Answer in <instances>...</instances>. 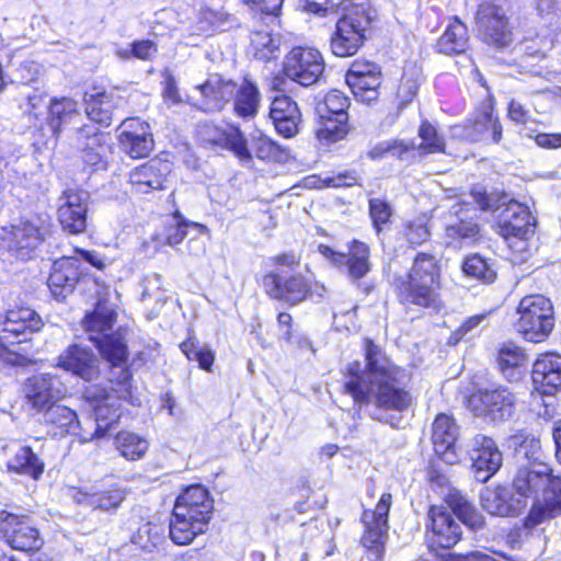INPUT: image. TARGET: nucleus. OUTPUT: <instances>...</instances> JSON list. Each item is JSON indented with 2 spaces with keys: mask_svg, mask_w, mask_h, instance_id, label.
I'll use <instances>...</instances> for the list:
<instances>
[{
  "mask_svg": "<svg viewBox=\"0 0 561 561\" xmlns=\"http://www.w3.org/2000/svg\"><path fill=\"white\" fill-rule=\"evenodd\" d=\"M365 366L358 360L347 365L344 391L359 405H373L371 417L388 422L385 412L407 411L412 396L407 390V373L392 364L382 348L364 340Z\"/></svg>",
  "mask_w": 561,
  "mask_h": 561,
  "instance_id": "obj_1",
  "label": "nucleus"
},
{
  "mask_svg": "<svg viewBox=\"0 0 561 561\" xmlns=\"http://www.w3.org/2000/svg\"><path fill=\"white\" fill-rule=\"evenodd\" d=\"M552 479L550 465L533 461L517 469L512 481V492L506 489L484 491L481 494L482 506L492 515H518L527 507L529 500H537L550 493Z\"/></svg>",
  "mask_w": 561,
  "mask_h": 561,
  "instance_id": "obj_2",
  "label": "nucleus"
},
{
  "mask_svg": "<svg viewBox=\"0 0 561 561\" xmlns=\"http://www.w3.org/2000/svg\"><path fill=\"white\" fill-rule=\"evenodd\" d=\"M399 300L423 308L439 307V267L437 260L427 253H419L409 274L393 279Z\"/></svg>",
  "mask_w": 561,
  "mask_h": 561,
  "instance_id": "obj_3",
  "label": "nucleus"
},
{
  "mask_svg": "<svg viewBox=\"0 0 561 561\" xmlns=\"http://www.w3.org/2000/svg\"><path fill=\"white\" fill-rule=\"evenodd\" d=\"M275 270L266 273L262 286L267 296L296 306L306 300L312 293L311 282L296 270L300 257L295 253H283L272 259Z\"/></svg>",
  "mask_w": 561,
  "mask_h": 561,
  "instance_id": "obj_4",
  "label": "nucleus"
},
{
  "mask_svg": "<svg viewBox=\"0 0 561 561\" xmlns=\"http://www.w3.org/2000/svg\"><path fill=\"white\" fill-rule=\"evenodd\" d=\"M116 321V312L104 305H98L88 313L82 325L89 340L95 344L102 357L108 363H119L128 354L126 330L112 331Z\"/></svg>",
  "mask_w": 561,
  "mask_h": 561,
  "instance_id": "obj_5",
  "label": "nucleus"
},
{
  "mask_svg": "<svg viewBox=\"0 0 561 561\" xmlns=\"http://www.w3.org/2000/svg\"><path fill=\"white\" fill-rule=\"evenodd\" d=\"M517 332L528 342L546 341L554 328V310L549 298L535 294L525 296L518 305Z\"/></svg>",
  "mask_w": 561,
  "mask_h": 561,
  "instance_id": "obj_6",
  "label": "nucleus"
},
{
  "mask_svg": "<svg viewBox=\"0 0 561 561\" xmlns=\"http://www.w3.org/2000/svg\"><path fill=\"white\" fill-rule=\"evenodd\" d=\"M371 19L363 7H356L337 20L330 38L331 51L337 57L355 55L366 39Z\"/></svg>",
  "mask_w": 561,
  "mask_h": 561,
  "instance_id": "obj_7",
  "label": "nucleus"
},
{
  "mask_svg": "<svg viewBox=\"0 0 561 561\" xmlns=\"http://www.w3.org/2000/svg\"><path fill=\"white\" fill-rule=\"evenodd\" d=\"M85 399L94 412V420H88V433L80 434L81 443H89L103 437L121 417V398L107 390L93 386L84 391Z\"/></svg>",
  "mask_w": 561,
  "mask_h": 561,
  "instance_id": "obj_8",
  "label": "nucleus"
},
{
  "mask_svg": "<svg viewBox=\"0 0 561 561\" xmlns=\"http://www.w3.org/2000/svg\"><path fill=\"white\" fill-rule=\"evenodd\" d=\"M516 402V394L505 386L480 388L468 398V407L477 416H486L493 422L512 417Z\"/></svg>",
  "mask_w": 561,
  "mask_h": 561,
  "instance_id": "obj_9",
  "label": "nucleus"
},
{
  "mask_svg": "<svg viewBox=\"0 0 561 561\" xmlns=\"http://www.w3.org/2000/svg\"><path fill=\"white\" fill-rule=\"evenodd\" d=\"M324 67L322 54L309 46L291 48L283 60L284 76L302 87L316 84L322 77Z\"/></svg>",
  "mask_w": 561,
  "mask_h": 561,
  "instance_id": "obj_10",
  "label": "nucleus"
},
{
  "mask_svg": "<svg viewBox=\"0 0 561 561\" xmlns=\"http://www.w3.org/2000/svg\"><path fill=\"white\" fill-rule=\"evenodd\" d=\"M21 393L24 404L41 413L62 400L67 388L58 375L39 373L24 380Z\"/></svg>",
  "mask_w": 561,
  "mask_h": 561,
  "instance_id": "obj_11",
  "label": "nucleus"
},
{
  "mask_svg": "<svg viewBox=\"0 0 561 561\" xmlns=\"http://www.w3.org/2000/svg\"><path fill=\"white\" fill-rule=\"evenodd\" d=\"M392 496L383 493L374 511L365 510L362 522L365 531L362 536L363 546L369 551L373 561H382L385 545L388 539V514Z\"/></svg>",
  "mask_w": 561,
  "mask_h": 561,
  "instance_id": "obj_12",
  "label": "nucleus"
},
{
  "mask_svg": "<svg viewBox=\"0 0 561 561\" xmlns=\"http://www.w3.org/2000/svg\"><path fill=\"white\" fill-rule=\"evenodd\" d=\"M476 20L479 33L489 45L504 48L513 42V27L503 4L494 1L480 4Z\"/></svg>",
  "mask_w": 561,
  "mask_h": 561,
  "instance_id": "obj_13",
  "label": "nucleus"
},
{
  "mask_svg": "<svg viewBox=\"0 0 561 561\" xmlns=\"http://www.w3.org/2000/svg\"><path fill=\"white\" fill-rule=\"evenodd\" d=\"M0 538L12 549L39 550L44 540L30 517L0 511Z\"/></svg>",
  "mask_w": 561,
  "mask_h": 561,
  "instance_id": "obj_14",
  "label": "nucleus"
},
{
  "mask_svg": "<svg viewBox=\"0 0 561 561\" xmlns=\"http://www.w3.org/2000/svg\"><path fill=\"white\" fill-rule=\"evenodd\" d=\"M319 253L334 267L345 272L353 280L363 278L370 271L369 247L358 240L348 245V253L336 252L325 244H320Z\"/></svg>",
  "mask_w": 561,
  "mask_h": 561,
  "instance_id": "obj_15",
  "label": "nucleus"
},
{
  "mask_svg": "<svg viewBox=\"0 0 561 561\" xmlns=\"http://www.w3.org/2000/svg\"><path fill=\"white\" fill-rule=\"evenodd\" d=\"M43 327L41 317L31 308L21 307L9 310L0 322V347L10 346L27 340V335Z\"/></svg>",
  "mask_w": 561,
  "mask_h": 561,
  "instance_id": "obj_16",
  "label": "nucleus"
},
{
  "mask_svg": "<svg viewBox=\"0 0 561 561\" xmlns=\"http://www.w3.org/2000/svg\"><path fill=\"white\" fill-rule=\"evenodd\" d=\"M197 136L205 145L228 149L241 161H251V152L248 150L247 139L236 126L224 128L211 122H204L197 126Z\"/></svg>",
  "mask_w": 561,
  "mask_h": 561,
  "instance_id": "obj_17",
  "label": "nucleus"
},
{
  "mask_svg": "<svg viewBox=\"0 0 561 561\" xmlns=\"http://www.w3.org/2000/svg\"><path fill=\"white\" fill-rule=\"evenodd\" d=\"M213 508V500L207 489L196 484L186 488L178 496L173 511L193 519L199 529H206Z\"/></svg>",
  "mask_w": 561,
  "mask_h": 561,
  "instance_id": "obj_18",
  "label": "nucleus"
},
{
  "mask_svg": "<svg viewBox=\"0 0 561 561\" xmlns=\"http://www.w3.org/2000/svg\"><path fill=\"white\" fill-rule=\"evenodd\" d=\"M73 129V138L82 152L83 162L96 169H104L107 154L111 152L110 136L88 124Z\"/></svg>",
  "mask_w": 561,
  "mask_h": 561,
  "instance_id": "obj_19",
  "label": "nucleus"
},
{
  "mask_svg": "<svg viewBox=\"0 0 561 561\" xmlns=\"http://www.w3.org/2000/svg\"><path fill=\"white\" fill-rule=\"evenodd\" d=\"M57 367L70 371L85 381H93L100 376V359L88 346L69 345L57 358Z\"/></svg>",
  "mask_w": 561,
  "mask_h": 561,
  "instance_id": "obj_20",
  "label": "nucleus"
},
{
  "mask_svg": "<svg viewBox=\"0 0 561 561\" xmlns=\"http://www.w3.org/2000/svg\"><path fill=\"white\" fill-rule=\"evenodd\" d=\"M428 541L432 549H449L460 540L461 527L447 507L432 506L428 511Z\"/></svg>",
  "mask_w": 561,
  "mask_h": 561,
  "instance_id": "obj_21",
  "label": "nucleus"
},
{
  "mask_svg": "<svg viewBox=\"0 0 561 561\" xmlns=\"http://www.w3.org/2000/svg\"><path fill=\"white\" fill-rule=\"evenodd\" d=\"M89 194L85 191L68 190L59 198L58 219L64 230L81 233L87 227Z\"/></svg>",
  "mask_w": 561,
  "mask_h": 561,
  "instance_id": "obj_22",
  "label": "nucleus"
},
{
  "mask_svg": "<svg viewBox=\"0 0 561 561\" xmlns=\"http://www.w3.org/2000/svg\"><path fill=\"white\" fill-rule=\"evenodd\" d=\"M172 163L161 158H154L135 168L129 173V183L139 194H149L152 191L163 190Z\"/></svg>",
  "mask_w": 561,
  "mask_h": 561,
  "instance_id": "obj_23",
  "label": "nucleus"
},
{
  "mask_svg": "<svg viewBox=\"0 0 561 561\" xmlns=\"http://www.w3.org/2000/svg\"><path fill=\"white\" fill-rule=\"evenodd\" d=\"M470 458L472 460L476 479L482 483L493 477L503 462L502 453L495 442L483 435L474 437L473 448L470 450Z\"/></svg>",
  "mask_w": 561,
  "mask_h": 561,
  "instance_id": "obj_24",
  "label": "nucleus"
},
{
  "mask_svg": "<svg viewBox=\"0 0 561 561\" xmlns=\"http://www.w3.org/2000/svg\"><path fill=\"white\" fill-rule=\"evenodd\" d=\"M3 232L2 239L8 242L9 248L23 257L35 250L45 236V229L39 225V219H21L9 230L3 229Z\"/></svg>",
  "mask_w": 561,
  "mask_h": 561,
  "instance_id": "obj_25",
  "label": "nucleus"
},
{
  "mask_svg": "<svg viewBox=\"0 0 561 561\" xmlns=\"http://www.w3.org/2000/svg\"><path fill=\"white\" fill-rule=\"evenodd\" d=\"M87 116L102 127L112 124L123 100L113 91L102 88H92L84 94Z\"/></svg>",
  "mask_w": 561,
  "mask_h": 561,
  "instance_id": "obj_26",
  "label": "nucleus"
},
{
  "mask_svg": "<svg viewBox=\"0 0 561 561\" xmlns=\"http://www.w3.org/2000/svg\"><path fill=\"white\" fill-rule=\"evenodd\" d=\"M458 426L454 419L447 414H439L433 423L432 442L434 450L447 463L459 461Z\"/></svg>",
  "mask_w": 561,
  "mask_h": 561,
  "instance_id": "obj_27",
  "label": "nucleus"
},
{
  "mask_svg": "<svg viewBox=\"0 0 561 561\" xmlns=\"http://www.w3.org/2000/svg\"><path fill=\"white\" fill-rule=\"evenodd\" d=\"M80 262L78 257L64 256L53 263L47 285L57 300L71 294L80 279Z\"/></svg>",
  "mask_w": 561,
  "mask_h": 561,
  "instance_id": "obj_28",
  "label": "nucleus"
},
{
  "mask_svg": "<svg viewBox=\"0 0 561 561\" xmlns=\"http://www.w3.org/2000/svg\"><path fill=\"white\" fill-rule=\"evenodd\" d=\"M119 142L131 158L147 157L153 148L149 124L138 118L125 119L123 122V131L119 135Z\"/></svg>",
  "mask_w": 561,
  "mask_h": 561,
  "instance_id": "obj_29",
  "label": "nucleus"
},
{
  "mask_svg": "<svg viewBox=\"0 0 561 561\" xmlns=\"http://www.w3.org/2000/svg\"><path fill=\"white\" fill-rule=\"evenodd\" d=\"M270 117L276 131L284 138H291L298 134L301 113L291 98L284 94L276 95L271 104Z\"/></svg>",
  "mask_w": 561,
  "mask_h": 561,
  "instance_id": "obj_30",
  "label": "nucleus"
},
{
  "mask_svg": "<svg viewBox=\"0 0 561 561\" xmlns=\"http://www.w3.org/2000/svg\"><path fill=\"white\" fill-rule=\"evenodd\" d=\"M531 377L537 389L546 394L561 390V355L540 354L533 365Z\"/></svg>",
  "mask_w": 561,
  "mask_h": 561,
  "instance_id": "obj_31",
  "label": "nucleus"
},
{
  "mask_svg": "<svg viewBox=\"0 0 561 561\" xmlns=\"http://www.w3.org/2000/svg\"><path fill=\"white\" fill-rule=\"evenodd\" d=\"M533 217L524 204L511 201L499 216V233L510 240L512 236H529L531 232Z\"/></svg>",
  "mask_w": 561,
  "mask_h": 561,
  "instance_id": "obj_32",
  "label": "nucleus"
},
{
  "mask_svg": "<svg viewBox=\"0 0 561 561\" xmlns=\"http://www.w3.org/2000/svg\"><path fill=\"white\" fill-rule=\"evenodd\" d=\"M44 423L48 433L55 437H64L70 434L80 438L81 433H88L85 424L83 425L78 420L73 410L57 403L44 411Z\"/></svg>",
  "mask_w": 561,
  "mask_h": 561,
  "instance_id": "obj_33",
  "label": "nucleus"
},
{
  "mask_svg": "<svg viewBox=\"0 0 561 561\" xmlns=\"http://www.w3.org/2000/svg\"><path fill=\"white\" fill-rule=\"evenodd\" d=\"M203 101L201 108L205 112L219 111L236 92V84L231 80H224L218 75H211L205 83L195 88Z\"/></svg>",
  "mask_w": 561,
  "mask_h": 561,
  "instance_id": "obj_34",
  "label": "nucleus"
},
{
  "mask_svg": "<svg viewBox=\"0 0 561 561\" xmlns=\"http://www.w3.org/2000/svg\"><path fill=\"white\" fill-rule=\"evenodd\" d=\"M193 228L199 234H207L209 232L205 225L186 220L180 211H174L164 222V229L161 234H154L152 240L156 243L154 250L157 251L161 245L168 244L174 247L180 244L187 234V229Z\"/></svg>",
  "mask_w": 561,
  "mask_h": 561,
  "instance_id": "obj_35",
  "label": "nucleus"
},
{
  "mask_svg": "<svg viewBox=\"0 0 561 561\" xmlns=\"http://www.w3.org/2000/svg\"><path fill=\"white\" fill-rule=\"evenodd\" d=\"M494 100L489 98L483 104L480 115L474 124L469 127L463 137L469 141H480L485 138L486 134L491 135L492 141L499 144L502 139V124L497 116L494 115Z\"/></svg>",
  "mask_w": 561,
  "mask_h": 561,
  "instance_id": "obj_36",
  "label": "nucleus"
},
{
  "mask_svg": "<svg viewBox=\"0 0 561 561\" xmlns=\"http://www.w3.org/2000/svg\"><path fill=\"white\" fill-rule=\"evenodd\" d=\"M81 118L79 104L71 98H53L48 105L47 124L54 136Z\"/></svg>",
  "mask_w": 561,
  "mask_h": 561,
  "instance_id": "obj_37",
  "label": "nucleus"
},
{
  "mask_svg": "<svg viewBox=\"0 0 561 561\" xmlns=\"http://www.w3.org/2000/svg\"><path fill=\"white\" fill-rule=\"evenodd\" d=\"M7 468L10 472L25 476L37 481L45 470V462L31 447L16 445L11 449V454L7 460Z\"/></svg>",
  "mask_w": 561,
  "mask_h": 561,
  "instance_id": "obj_38",
  "label": "nucleus"
},
{
  "mask_svg": "<svg viewBox=\"0 0 561 561\" xmlns=\"http://www.w3.org/2000/svg\"><path fill=\"white\" fill-rule=\"evenodd\" d=\"M526 360L527 356L524 351L514 343H506L499 350L497 365L500 371L511 382L523 378Z\"/></svg>",
  "mask_w": 561,
  "mask_h": 561,
  "instance_id": "obj_39",
  "label": "nucleus"
},
{
  "mask_svg": "<svg viewBox=\"0 0 561 561\" xmlns=\"http://www.w3.org/2000/svg\"><path fill=\"white\" fill-rule=\"evenodd\" d=\"M468 31L458 18H454L437 41V49L444 55H457L468 48Z\"/></svg>",
  "mask_w": 561,
  "mask_h": 561,
  "instance_id": "obj_40",
  "label": "nucleus"
},
{
  "mask_svg": "<svg viewBox=\"0 0 561 561\" xmlns=\"http://www.w3.org/2000/svg\"><path fill=\"white\" fill-rule=\"evenodd\" d=\"M445 501L455 515L471 529L482 528L483 517L473 505L456 489L449 488L445 494Z\"/></svg>",
  "mask_w": 561,
  "mask_h": 561,
  "instance_id": "obj_41",
  "label": "nucleus"
},
{
  "mask_svg": "<svg viewBox=\"0 0 561 561\" xmlns=\"http://www.w3.org/2000/svg\"><path fill=\"white\" fill-rule=\"evenodd\" d=\"M248 150L251 152V159L255 156L257 159L267 162H285L289 158L286 148L259 131L251 135Z\"/></svg>",
  "mask_w": 561,
  "mask_h": 561,
  "instance_id": "obj_42",
  "label": "nucleus"
},
{
  "mask_svg": "<svg viewBox=\"0 0 561 561\" xmlns=\"http://www.w3.org/2000/svg\"><path fill=\"white\" fill-rule=\"evenodd\" d=\"M233 110L242 118H252L256 115L261 95L257 87L250 80L244 79L234 92Z\"/></svg>",
  "mask_w": 561,
  "mask_h": 561,
  "instance_id": "obj_43",
  "label": "nucleus"
},
{
  "mask_svg": "<svg viewBox=\"0 0 561 561\" xmlns=\"http://www.w3.org/2000/svg\"><path fill=\"white\" fill-rule=\"evenodd\" d=\"M205 530L206 529H199L196 527V523L193 519L174 511L172 512L169 533L171 540L175 545H188L197 535L203 534Z\"/></svg>",
  "mask_w": 561,
  "mask_h": 561,
  "instance_id": "obj_44",
  "label": "nucleus"
},
{
  "mask_svg": "<svg viewBox=\"0 0 561 561\" xmlns=\"http://www.w3.org/2000/svg\"><path fill=\"white\" fill-rule=\"evenodd\" d=\"M115 445L119 454L127 460H138L147 453L149 444L141 436L123 431L115 436Z\"/></svg>",
  "mask_w": 561,
  "mask_h": 561,
  "instance_id": "obj_45",
  "label": "nucleus"
},
{
  "mask_svg": "<svg viewBox=\"0 0 561 561\" xmlns=\"http://www.w3.org/2000/svg\"><path fill=\"white\" fill-rule=\"evenodd\" d=\"M533 506L525 518V527L534 528L546 520H549L561 513V508L557 501L550 499V494L543 495L542 500H531Z\"/></svg>",
  "mask_w": 561,
  "mask_h": 561,
  "instance_id": "obj_46",
  "label": "nucleus"
},
{
  "mask_svg": "<svg viewBox=\"0 0 561 561\" xmlns=\"http://www.w3.org/2000/svg\"><path fill=\"white\" fill-rule=\"evenodd\" d=\"M279 48V38L265 31L251 34V49L254 58L268 61L276 57Z\"/></svg>",
  "mask_w": 561,
  "mask_h": 561,
  "instance_id": "obj_47",
  "label": "nucleus"
},
{
  "mask_svg": "<svg viewBox=\"0 0 561 561\" xmlns=\"http://www.w3.org/2000/svg\"><path fill=\"white\" fill-rule=\"evenodd\" d=\"M350 106L348 98L340 90H331L327 93L323 102L317 107L319 117L337 116L342 119H348L347 108Z\"/></svg>",
  "mask_w": 561,
  "mask_h": 561,
  "instance_id": "obj_48",
  "label": "nucleus"
},
{
  "mask_svg": "<svg viewBox=\"0 0 561 561\" xmlns=\"http://www.w3.org/2000/svg\"><path fill=\"white\" fill-rule=\"evenodd\" d=\"M355 98L364 103H370L378 98L381 75L360 77L345 80Z\"/></svg>",
  "mask_w": 561,
  "mask_h": 561,
  "instance_id": "obj_49",
  "label": "nucleus"
},
{
  "mask_svg": "<svg viewBox=\"0 0 561 561\" xmlns=\"http://www.w3.org/2000/svg\"><path fill=\"white\" fill-rule=\"evenodd\" d=\"M445 232L449 244H463L476 239L479 233V226L472 220L460 218L448 222Z\"/></svg>",
  "mask_w": 561,
  "mask_h": 561,
  "instance_id": "obj_50",
  "label": "nucleus"
},
{
  "mask_svg": "<svg viewBox=\"0 0 561 561\" xmlns=\"http://www.w3.org/2000/svg\"><path fill=\"white\" fill-rule=\"evenodd\" d=\"M321 126L316 135L319 140L335 142L343 139L348 133V119H342L337 116L320 117Z\"/></svg>",
  "mask_w": 561,
  "mask_h": 561,
  "instance_id": "obj_51",
  "label": "nucleus"
},
{
  "mask_svg": "<svg viewBox=\"0 0 561 561\" xmlns=\"http://www.w3.org/2000/svg\"><path fill=\"white\" fill-rule=\"evenodd\" d=\"M462 271L467 276H471L488 284L492 283L496 277V273L492 265L489 264L484 257L478 254L466 259L462 264Z\"/></svg>",
  "mask_w": 561,
  "mask_h": 561,
  "instance_id": "obj_52",
  "label": "nucleus"
},
{
  "mask_svg": "<svg viewBox=\"0 0 561 561\" xmlns=\"http://www.w3.org/2000/svg\"><path fill=\"white\" fill-rule=\"evenodd\" d=\"M181 351L190 360H197L198 366L209 371L215 360V354L208 345L198 346L197 343L188 339L181 343Z\"/></svg>",
  "mask_w": 561,
  "mask_h": 561,
  "instance_id": "obj_53",
  "label": "nucleus"
},
{
  "mask_svg": "<svg viewBox=\"0 0 561 561\" xmlns=\"http://www.w3.org/2000/svg\"><path fill=\"white\" fill-rule=\"evenodd\" d=\"M419 137L421 138V144L417 146V149L423 153H434V152H444L445 150V141L443 137H440L431 123L424 121L419 128Z\"/></svg>",
  "mask_w": 561,
  "mask_h": 561,
  "instance_id": "obj_54",
  "label": "nucleus"
},
{
  "mask_svg": "<svg viewBox=\"0 0 561 561\" xmlns=\"http://www.w3.org/2000/svg\"><path fill=\"white\" fill-rule=\"evenodd\" d=\"M124 499L125 494L123 490L113 489L90 495L88 499V503L93 508L111 511L117 508L124 501Z\"/></svg>",
  "mask_w": 561,
  "mask_h": 561,
  "instance_id": "obj_55",
  "label": "nucleus"
},
{
  "mask_svg": "<svg viewBox=\"0 0 561 561\" xmlns=\"http://www.w3.org/2000/svg\"><path fill=\"white\" fill-rule=\"evenodd\" d=\"M369 216L374 228L377 232H380L392 216L390 204L381 198L369 199Z\"/></svg>",
  "mask_w": 561,
  "mask_h": 561,
  "instance_id": "obj_56",
  "label": "nucleus"
},
{
  "mask_svg": "<svg viewBox=\"0 0 561 561\" xmlns=\"http://www.w3.org/2000/svg\"><path fill=\"white\" fill-rule=\"evenodd\" d=\"M128 358V355L119 363H111L112 365V371L110 381L116 382L121 389L117 390L119 394L117 397L126 399L130 394V379H131V373L130 370L125 367L126 360Z\"/></svg>",
  "mask_w": 561,
  "mask_h": 561,
  "instance_id": "obj_57",
  "label": "nucleus"
},
{
  "mask_svg": "<svg viewBox=\"0 0 561 561\" xmlns=\"http://www.w3.org/2000/svg\"><path fill=\"white\" fill-rule=\"evenodd\" d=\"M161 539L162 536L159 527L150 523L139 527L137 534L133 537V541L145 550L157 547Z\"/></svg>",
  "mask_w": 561,
  "mask_h": 561,
  "instance_id": "obj_58",
  "label": "nucleus"
},
{
  "mask_svg": "<svg viewBox=\"0 0 561 561\" xmlns=\"http://www.w3.org/2000/svg\"><path fill=\"white\" fill-rule=\"evenodd\" d=\"M404 237L412 245H420L430 238V231L422 220H415L405 225Z\"/></svg>",
  "mask_w": 561,
  "mask_h": 561,
  "instance_id": "obj_59",
  "label": "nucleus"
},
{
  "mask_svg": "<svg viewBox=\"0 0 561 561\" xmlns=\"http://www.w3.org/2000/svg\"><path fill=\"white\" fill-rule=\"evenodd\" d=\"M377 75H381L377 64L367 60H354L345 75V80Z\"/></svg>",
  "mask_w": 561,
  "mask_h": 561,
  "instance_id": "obj_60",
  "label": "nucleus"
},
{
  "mask_svg": "<svg viewBox=\"0 0 561 561\" xmlns=\"http://www.w3.org/2000/svg\"><path fill=\"white\" fill-rule=\"evenodd\" d=\"M380 149L383 152H388L399 159H407L411 151L417 149V146L413 141L404 140H392L380 145Z\"/></svg>",
  "mask_w": 561,
  "mask_h": 561,
  "instance_id": "obj_61",
  "label": "nucleus"
},
{
  "mask_svg": "<svg viewBox=\"0 0 561 561\" xmlns=\"http://www.w3.org/2000/svg\"><path fill=\"white\" fill-rule=\"evenodd\" d=\"M253 11L266 15H278L282 10L284 0H242Z\"/></svg>",
  "mask_w": 561,
  "mask_h": 561,
  "instance_id": "obj_62",
  "label": "nucleus"
},
{
  "mask_svg": "<svg viewBox=\"0 0 561 561\" xmlns=\"http://www.w3.org/2000/svg\"><path fill=\"white\" fill-rule=\"evenodd\" d=\"M134 58L140 59V60H150L152 59L157 51V45L149 39H141V41H135L131 43Z\"/></svg>",
  "mask_w": 561,
  "mask_h": 561,
  "instance_id": "obj_63",
  "label": "nucleus"
},
{
  "mask_svg": "<svg viewBox=\"0 0 561 561\" xmlns=\"http://www.w3.org/2000/svg\"><path fill=\"white\" fill-rule=\"evenodd\" d=\"M528 236H512L505 240L510 250L514 253L513 261L522 262L526 260L528 253Z\"/></svg>",
  "mask_w": 561,
  "mask_h": 561,
  "instance_id": "obj_64",
  "label": "nucleus"
}]
</instances>
